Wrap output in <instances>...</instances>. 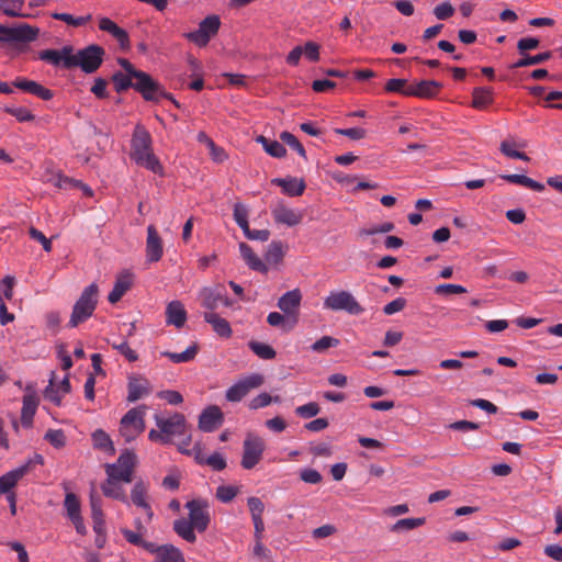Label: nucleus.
<instances>
[{
  "instance_id": "1",
  "label": "nucleus",
  "mask_w": 562,
  "mask_h": 562,
  "mask_svg": "<svg viewBox=\"0 0 562 562\" xmlns=\"http://www.w3.org/2000/svg\"><path fill=\"white\" fill-rule=\"evenodd\" d=\"M131 158L137 165L154 173H161L162 166L151 149V136L144 127L136 126L131 140Z\"/></svg>"
},
{
  "instance_id": "2",
  "label": "nucleus",
  "mask_w": 562,
  "mask_h": 562,
  "mask_svg": "<svg viewBox=\"0 0 562 562\" xmlns=\"http://www.w3.org/2000/svg\"><path fill=\"white\" fill-rule=\"evenodd\" d=\"M98 293L99 289L95 283L83 289L72 307L68 327L75 328L92 316L98 304Z\"/></svg>"
},
{
  "instance_id": "3",
  "label": "nucleus",
  "mask_w": 562,
  "mask_h": 562,
  "mask_svg": "<svg viewBox=\"0 0 562 562\" xmlns=\"http://www.w3.org/2000/svg\"><path fill=\"white\" fill-rule=\"evenodd\" d=\"M134 80L135 91L138 92L145 101L158 103L161 99H166L171 101L178 109L181 106L173 95L167 92L164 86L148 72L142 71Z\"/></svg>"
},
{
  "instance_id": "4",
  "label": "nucleus",
  "mask_w": 562,
  "mask_h": 562,
  "mask_svg": "<svg viewBox=\"0 0 562 562\" xmlns=\"http://www.w3.org/2000/svg\"><path fill=\"white\" fill-rule=\"evenodd\" d=\"M105 49L98 44H90L72 54L70 65L79 67L85 74L95 72L102 65Z\"/></svg>"
},
{
  "instance_id": "5",
  "label": "nucleus",
  "mask_w": 562,
  "mask_h": 562,
  "mask_svg": "<svg viewBox=\"0 0 562 562\" xmlns=\"http://www.w3.org/2000/svg\"><path fill=\"white\" fill-rule=\"evenodd\" d=\"M324 307L330 311H344L350 315H360L364 308L348 291H333L324 300Z\"/></svg>"
},
{
  "instance_id": "6",
  "label": "nucleus",
  "mask_w": 562,
  "mask_h": 562,
  "mask_svg": "<svg viewBox=\"0 0 562 562\" xmlns=\"http://www.w3.org/2000/svg\"><path fill=\"white\" fill-rule=\"evenodd\" d=\"M145 405L134 407L122 417L120 432L127 442L134 440L145 430Z\"/></svg>"
},
{
  "instance_id": "7",
  "label": "nucleus",
  "mask_w": 562,
  "mask_h": 562,
  "mask_svg": "<svg viewBox=\"0 0 562 562\" xmlns=\"http://www.w3.org/2000/svg\"><path fill=\"white\" fill-rule=\"evenodd\" d=\"M221 27V20L218 15H207L199 23L198 30L184 33L183 36L194 43L199 47H204L214 37Z\"/></svg>"
},
{
  "instance_id": "8",
  "label": "nucleus",
  "mask_w": 562,
  "mask_h": 562,
  "mask_svg": "<svg viewBox=\"0 0 562 562\" xmlns=\"http://www.w3.org/2000/svg\"><path fill=\"white\" fill-rule=\"evenodd\" d=\"M40 30L26 23L16 26L0 24V43H30L37 38Z\"/></svg>"
},
{
  "instance_id": "9",
  "label": "nucleus",
  "mask_w": 562,
  "mask_h": 562,
  "mask_svg": "<svg viewBox=\"0 0 562 562\" xmlns=\"http://www.w3.org/2000/svg\"><path fill=\"white\" fill-rule=\"evenodd\" d=\"M186 508L189 510L188 520L199 532H204L211 522L209 502L203 498H193L187 502Z\"/></svg>"
},
{
  "instance_id": "10",
  "label": "nucleus",
  "mask_w": 562,
  "mask_h": 562,
  "mask_svg": "<svg viewBox=\"0 0 562 562\" xmlns=\"http://www.w3.org/2000/svg\"><path fill=\"white\" fill-rule=\"evenodd\" d=\"M265 382V379L259 373H252L226 390L225 398L228 402H240L252 389L259 387Z\"/></svg>"
},
{
  "instance_id": "11",
  "label": "nucleus",
  "mask_w": 562,
  "mask_h": 562,
  "mask_svg": "<svg viewBox=\"0 0 562 562\" xmlns=\"http://www.w3.org/2000/svg\"><path fill=\"white\" fill-rule=\"evenodd\" d=\"M265 442L260 437H247L243 445L241 467L246 470L255 468L262 458Z\"/></svg>"
},
{
  "instance_id": "12",
  "label": "nucleus",
  "mask_w": 562,
  "mask_h": 562,
  "mask_svg": "<svg viewBox=\"0 0 562 562\" xmlns=\"http://www.w3.org/2000/svg\"><path fill=\"white\" fill-rule=\"evenodd\" d=\"M74 47L71 45H65L61 49H44L38 53V58L46 61L55 67H64L65 69H71L70 59H72Z\"/></svg>"
},
{
  "instance_id": "13",
  "label": "nucleus",
  "mask_w": 562,
  "mask_h": 562,
  "mask_svg": "<svg viewBox=\"0 0 562 562\" xmlns=\"http://www.w3.org/2000/svg\"><path fill=\"white\" fill-rule=\"evenodd\" d=\"M157 427L164 432L167 438L171 436H182L186 434L187 420L183 414L175 413L169 418H164L155 415Z\"/></svg>"
},
{
  "instance_id": "14",
  "label": "nucleus",
  "mask_w": 562,
  "mask_h": 562,
  "mask_svg": "<svg viewBox=\"0 0 562 562\" xmlns=\"http://www.w3.org/2000/svg\"><path fill=\"white\" fill-rule=\"evenodd\" d=\"M302 302V293L300 289H293L285 292L278 300V307L291 319L299 323L300 306Z\"/></svg>"
},
{
  "instance_id": "15",
  "label": "nucleus",
  "mask_w": 562,
  "mask_h": 562,
  "mask_svg": "<svg viewBox=\"0 0 562 562\" xmlns=\"http://www.w3.org/2000/svg\"><path fill=\"white\" fill-rule=\"evenodd\" d=\"M153 391L148 379L140 374H131L127 382V402L134 403L148 396Z\"/></svg>"
},
{
  "instance_id": "16",
  "label": "nucleus",
  "mask_w": 562,
  "mask_h": 562,
  "mask_svg": "<svg viewBox=\"0 0 562 562\" xmlns=\"http://www.w3.org/2000/svg\"><path fill=\"white\" fill-rule=\"evenodd\" d=\"M224 423V414L217 405H210L199 416V429L213 432Z\"/></svg>"
},
{
  "instance_id": "17",
  "label": "nucleus",
  "mask_w": 562,
  "mask_h": 562,
  "mask_svg": "<svg viewBox=\"0 0 562 562\" xmlns=\"http://www.w3.org/2000/svg\"><path fill=\"white\" fill-rule=\"evenodd\" d=\"M147 547V552L155 555L154 562H186L182 551L171 543L158 546L153 542Z\"/></svg>"
},
{
  "instance_id": "18",
  "label": "nucleus",
  "mask_w": 562,
  "mask_h": 562,
  "mask_svg": "<svg viewBox=\"0 0 562 562\" xmlns=\"http://www.w3.org/2000/svg\"><path fill=\"white\" fill-rule=\"evenodd\" d=\"M442 88V83L436 80H420L414 85H409L406 97H416L422 99L435 98L439 90Z\"/></svg>"
},
{
  "instance_id": "19",
  "label": "nucleus",
  "mask_w": 562,
  "mask_h": 562,
  "mask_svg": "<svg viewBox=\"0 0 562 562\" xmlns=\"http://www.w3.org/2000/svg\"><path fill=\"white\" fill-rule=\"evenodd\" d=\"M164 254L162 240L154 225L147 227L146 258L148 262H157Z\"/></svg>"
},
{
  "instance_id": "20",
  "label": "nucleus",
  "mask_w": 562,
  "mask_h": 562,
  "mask_svg": "<svg viewBox=\"0 0 562 562\" xmlns=\"http://www.w3.org/2000/svg\"><path fill=\"white\" fill-rule=\"evenodd\" d=\"M99 29L103 32L111 34L119 43L123 50H127L131 47L128 33L120 27L114 21L109 18H100Z\"/></svg>"
},
{
  "instance_id": "21",
  "label": "nucleus",
  "mask_w": 562,
  "mask_h": 562,
  "mask_svg": "<svg viewBox=\"0 0 562 562\" xmlns=\"http://www.w3.org/2000/svg\"><path fill=\"white\" fill-rule=\"evenodd\" d=\"M27 393L23 396V406L21 411V424L25 428H30L33 425V418L36 413L40 398L31 387L27 386Z\"/></svg>"
},
{
  "instance_id": "22",
  "label": "nucleus",
  "mask_w": 562,
  "mask_h": 562,
  "mask_svg": "<svg viewBox=\"0 0 562 562\" xmlns=\"http://www.w3.org/2000/svg\"><path fill=\"white\" fill-rule=\"evenodd\" d=\"M271 183L282 189V192L289 196H301L306 188L304 179L295 177L274 178Z\"/></svg>"
},
{
  "instance_id": "23",
  "label": "nucleus",
  "mask_w": 562,
  "mask_h": 562,
  "mask_svg": "<svg viewBox=\"0 0 562 562\" xmlns=\"http://www.w3.org/2000/svg\"><path fill=\"white\" fill-rule=\"evenodd\" d=\"M225 288L221 284L215 286H205L200 291L201 305L206 310L213 312L218 307L221 299H223V291Z\"/></svg>"
},
{
  "instance_id": "24",
  "label": "nucleus",
  "mask_w": 562,
  "mask_h": 562,
  "mask_svg": "<svg viewBox=\"0 0 562 562\" xmlns=\"http://www.w3.org/2000/svg\"><path fill=\"white\" fill-rule=\"evenodd\" d=\"M133 284V274L125 271L117 276L108 300L111 304L117 303Z\"/></svg>"
},
{
  "instance_id": "25",
  "label": "nucleus",
  "mask_w": 562,
  "mask_h": 562,
  "mask_svg": "<svg viewBox=\"0 0 562 562\" xmlns=\"http://www.w3.org/2000/svg\"><path fill=\"white\" fill-rule=\"evenodd\" d=\"M187 321V311L180 301H171L166 307V322L177 328H182Z\"/></svg>"
},
{
  "instance_id": "26",
  "label": "nucleus",
  "mask_w": 562,
  "mask_h": 562,
  "mask_svg": "<svg viewBox=\"0 0 562 562\" xmlns=\"http://www.w3.org/2000/svg\"><path fill=\"white\" fill-rule=\"evenodd\" d=\"M148 487L144 481H137L131 492V499L133 504L137 507L143 508L146 512L148 520H150L154 516L150 505L146 501Z\"/></svg>"
},
{
  "instance_id": "27",
  "label": "nucleus",
  "mask_w": 562,
  "mask_h": 562,
  "mask_svg": "<svg viewBox=\"0 0 562 562\" xmlns=\"http://www.w3.org/2000/svg\"><path fill=\"white\" fill-rule=\"evenodd\" d=\"M27 474V465H20L0 476V495L9 494L18 482Z\"/></svg>"
},
{
  "instance_id": "28",
  "label": "nucleus",
  "mask_w": 562,
  "mask_h": 562,
  "mask_svg": "<svg viewBox=\"0 0 562 562\" xmlns=\"http://www.w3.org/2000/svg\"><path fill=\"white\" fill-rule=\"evenodd\" d=\"M272 216L276 223L285 224L288 226H295L302 221V215L294 210L286 207L284 204H279L272 210Z\"/></svg>"
},
{
  "instance_id": "29",
  "label": "nucleus",
  "mask_w": 562,
  "mask_h": 562,
  "mask_svg": "<svg viewBox=\"0 0 562 562\" xmlns=\"http://www.w3.org/2000/svg\"><path fill=\"white\" fill-rule=\"evenodd\" d=\"M204 321L210 324L213 330L222 338H231L233 335L229 323L213 312H206L203 315Z\"/></svg>"
},
{
  "instance_id": "30",
  "label": "nucleus",
  "mask_w": 562,
  "mask_h": 562,
  "mask_svg": "<svg viewBox=\"0 0 562 562\" xmlns=\"http://www.w3.org/2000/svg\"><path fill=\"white\" fill-rule=\"evenodd\" d=\"M239 251L241 258L245 260L249 269L261 273L268 272L266 263L252 251L251 247L246 243L239 244Z\"/></svg>"
},
{
  "instance_id": "31",
  "label": "nucleus",
  "mask_w": 562,
  "mask_h": 562,
  "mask_svg": "<svg viewBox=\"0 0 562 562\" xmlns=\"http://www.w3.org/2000/svg\"><path fill=\"white\" fill-rule=\"evenodd\" d=\"M194 530H196V528L187 518L182 517L173 521V531L189 543L196 541Z\"/></svg>"
},
{
  "instance_id": "32",
  "label": "nucleus",
  "mask_w": 562,
  "mask_h": 562,
  "mask_svg": "<svg viewBox=\"0 0 562 562\" xmlns=\"http://www.w3.org/2000/svg\"><path fill=\"white\" fill-rule=\"evenodd\" d=\"M493 103V90L488 87H477L472 92V103L474 109L482 110Z\"/></svg>"
},
{
  "instance_id": "33",
  "label": "nucleus",
  "mask_w": 562,
  "mask_h": 562,
  "mask_svg": "<svg viewBox=\"0 0 562 562\" xmlns=\"http://www.w3.org/2000/svg\"><path fill=\"white\" fill-rule=\"evenodd\" d=\"M499 177L509 183L524 186V187H526L530 190H533L536 192H542L544 190V184H542L541 182H538L525 175L510 173V175H501Z\"/></svg>"
},
{
  "instance_id": "34",
  "label": "nucleus",
  "mask_w": 562,
  "mask_h": 562,
  "mask_svg": "<svg viewBox=\"0 0 562 562\" xmlns=\"http://www.w3.org/2000/svg\"><path fill=\"white\" fill-rule=\"evenodd\" d=\"M136 463V454L133 451L124 450L115 464L124 469L123 482H132L133 470Z\"/></svg>"
},
{
  "instance_id": "35",
  "label": "nucleus",
  "mask_w": 562,
  "mask_h": 562,
  "mask_svg": "<svg viewBox=\"0 0 562 562\" xmlns=\"http://www.w3.org/2000/svg\"><path fill=\"white\" fill-rule=\"evenodd\" d=\"M257 143L261 144L265 151L274 158H283L286 155L285 147L278 140L269 139L263 135L256 138Z\"/></svg>"
},
{
  "instance_id": "36",
  "label": "nucleus",
  "mask_w": 562,
  "mask_h": 562,
  "mask_svg": "<svg viewBox=\"0 0 562 562\" xmlns=\"http://www.w3.org/2000/svg\"><path fill=\"white\" fill-rule=\"evenodd\" d=\"M90 506H91V518L93 522V531L101 530L105 528L104 515L102 510L101 498L91 494L90 496Z\"/></svg>"
},
{
  "instance_id": "37",
  "label": "nucleus",
  "mask_w": 562,
  "mask_h": 562,
  "mask_svg": "<svg viewBox=\"0 0 562 562\" xmlns=\"http://www.w3.org/2000/svg\"><path fill=\"white\" fill-rule=\"evenodd\" d=\"M267 323L272 327H280L283 331H291L297 324L284 313L271 312L268 314Z\"/></svg>"
},
{
  "instance_id": "38",
  "label": "nucleus",
  "mask_w": 562,
  "mask_h": 562,
  "mask_svg": "<svg viewBox=\"0 0 562 562\" xmlns=\"http://www.w3.org/2000/svg\"><path fill=\"white\" fill-rule=\"evenodd\" d=\"M522 57L509 66L510 69L522 68L542 64L551 58V52H543L537 55H521Z\"/></svg>"
},
{
  "instance_id": "39",
  "label": "nucleus",
  "mask_w": 562,
  "mask_h": 562,
  "mask_svg": "<svg viewBox=\"0 0 562 562\" xmlns=\"http://www.w3.org/2000/svg\"><path fill=\"white\" fill-rule=\"evenodd\" d=\"M92 443L95 449L106 451L110 454H114L115 449L113 441L110 436L102 429H97L91 435Z\"/></svg>"
},
{
  "instance_id": "40",
  "label": "nucleus",
  "mask_w": 562,
  "mask_h": 562,
  "mask_svg": "<svg viewBox=\"0 0 562 562\" xmlns=\"http://www.w3.org/2000/svg\"><path fill=\"white\" fill-rule=\"evenodd\" d=\"M199 347L196 344L189 346L183 352L162 351L161 356L168 358L175 363L192 361L198 355Z\"/></svg>"
},
{
  "instance_id": "41",
  "label": "nucleus",
  "mask_w": 562,
  "mask_h": 562,
  "mask_svg": "<svg viewBox=\"0 0 562 562\" xmlns=\"http://www.w3.org/2000/svg\"><path fill=\"white\" fill-rule=\"evenodd\" d=\"M284 245L281 240H272L265 254V260L271 265H279L284 257Z\"/></svg>"
},
{
  "instance_id": "42",
  "label": "nucleus",
  "mask_w": 562,
  "mask_h": 562,
  "mask_svg": "<svg viewBox=\"0 0 562 562\" xmlns=\"http://www.w3.org/2000/svg\"><path fill=\"white\" fill-rule=\"evenodd\" d=\"M111 80L117 93L125 92L130 88H133L135 90V80L134 77L131 75H125L122 71H115L112 75Z\"/></svg>"
},
{
  "instance_id": "43",
  "label": "nucleus",
  "mask_w": 562,
  "mask_h": 562,
  "mask_svg": "<svg viewBox=\"0 0 562 562\" xmlns=\"http://www.w3.org/2000/svg\"><path fill=\"white\" fill-rule=\"evenodd\" d=\"M101 488L106 497L121 501L125 504L128 503L127 496L125 495L122 486H120L115 481L106 480V482L102 485Z\"/></svg>"
},
{
  "instance_id": "44",
  "label": "nucleus",
  "mask_w": 562,
  "mask_h": 562,
  "mask_svg": "<svg viewBox=\"0 0 562 562\" xmlns=\"http://www.w3.org/2000/svg\"><path fill=\"white\" fill-rule=\"evenodd\" d=\"M249 349L259 358L265 360L274 359L277 356L276 350L268 344L250 340L248 342Z\"/></svg>"
},
{
  "instance_id": "45",
  "label": "nucleus",
  "mask_w": 562,
  "mask_h": 562,
  "mask_svg": "<svg viewBox=\"0 0 562 562\" xmlns=\"http://www.w3.org/2000/svg\"><path fill=\"white\" fill-rule=\"evenodd\" d=\"M2 8H0V11H2L5 15L11 18H25L30 16L29 14H23L21 12L24 0H1Z\"/></svg>"
},
{
  "instance_id": "46",
  "label": "nucleus",
  "mask_w": 562,
  "mask_h": 562,
  "mask_svg": "<svg viewBox=\"0 0 562 562\" xmlns=\"http://www.w3.org/2000/svg\"><path fill=\"white\" fill-rule=\"evenodd\" d=\"M64 507L66 509V516L68 517V519L81 515L80 499L72 492L66 493L64 499Z\"/></svg>"
},
{
  "instance_id": "47",
  "label": "nucleus",
  "mask_w": 562,
  "mask_h": 562,
  "mask_svg": "<svg viewBox=\"0 0 562 562\" xmlns=\"http://www.w3.org/2000/svg\"><path fill=\"white\" fill-rule=\"evenodd\" d=\"M50 16L53 19H55V20L63 21V22L67 23L68 25H71V26H75V27H79V26L85 25L92 18L91 14H88V15H85V16L75 18V16H72L69 13H58V12L52 13Z\"/></svg>"
},
{
  "instance_id": "48",
  "label": "nucleus",
  "mask_w": 562,
  "mask_h": 562,
  "mask_svg": "<svg viewBox=\"0 0 562 562\" xmlns=\"http://www.w3.org/2000/svg\"><path fill=\"white\" fill-rule=\"evenodd\" d=\"M339 339L331 336H323L317 339L312 346L311 350L318 353L326 352L329 348H335L339 346Z\"/></svg>"
},
{
  "instance_id": "49",
  "label": "nucleus",
  "mask_w": 562,
  "mask_h": 562,
  "mask_svg": "<svg viewBox=\"0 0 562 562\" xmlns=\"http://www.w3.org/2000/svg\"><path fill=\"white\" fill-rule=\"evenodd\" d=\"M409 85L406 79L392 78L385 82L384 90L389 93H400L406 97Z\"/></svg>"
},
{
  "instance_id": "50",
  "label": "nucleus",
  "mask_w": 562,
  "mask_h": 562,
  "mask_svg": "<svg viewBox=\"0 0 562 562\" xmlns=\"http://www.w3.org/2000/svg\"><path fill=\"white\" fill-rule=\"evenodd\" d=\"M425 524V518H403L397 520L392 527L391 531L413 530Z\"/></svg>"
},
{
  "instance_id": "51",
  "label": "nucleus",
  "mask_w": 562,
  "mask_h": 562,
  "mask_svg": "<svg viewBox=\"0 0 562 562\" xmlns=\"http://www.w3.org/2000/svg\"><path fill=\"white\" fill-rule=\"evenodd\" d=\"M280 139L295 150L301 157L306 159V150L300 140L292 133L284 131L280 134Z\"/></svg>"
},
{
  "instance_id": "52",
  "label": "nucleus",
  "mask_w": 562,
  "mask_h": 562,
  "mask_svg": "<svg viewBox=\"0 0 562 562\" xmlns=\"http://www.w3.org/2000/svg\"><path fill=\"white\" fill-rule=\"evenodd\" d=\"M121 532L128 543L136 546V547H140L145 551H147V548H148L147 546L153 544V542L144 540L140 533L130 530L127 528H122Z\"/></svg>"
},
{
  "instance_id": "53",
  "label": "nucleus",
  "mask_w": 562,
  "mask_h": 562,
  "mask_svg": "<svg viewBox=\"0 0 562 562\" xmlns=\"http://www.w3.org/2000/svg\"><path fill=\"white\" fill-rule=\"evenodd\" d=\"M272 402H276V403L280 402V396H278V395L271 396L270 394L263 392V393H260L259 395H257L256 397H254L249 402V408L252 411H256V409H259V408L270 405Z\"/></svg>"
},
{
  "instance_id": "54",
  "label": "nucleus",
  "mask_w": 562,
  "mask_h": 562,
  "mask_svg": "<svg viewBox=\"0 0 562 562\" xmlns=\"http://www.w3.org/2000/svg\"><path fill=\"white\" fill-rule=\"evenodd\" d=\"M44 439L57 449L64 448L66 445V436L61 429H48Z\"/></svg>"
},
{
  "instance_id": "55",
  "label": "nucleus",
  "mask_w": 562,
  "mask_h": 562,
  "mask_svg": "<svg viewBox=\"0 0 562 562\" xmlns=\"http://www.w3.org/2000/svg\"><path fill=\"white\" fill-rule=\"evenodd\" d=\"M26 92L45 101H48L54 97V93L50 89L33 80L30 82Z\"/></svg>"
},
{
  "instance_id": "56",
  "label": "nucleus",
  "mask_w": 562,
  "mask_h": 562,
  "mask_svg": "<svg viewBox=\"0 0 562 562\" xmlns=\"http://www.w3.org/2000/svg\"><path fill=\"white\" fill-rule=\"evenodd\" d=\"M238 494V487L233 485H220L216 490V498L222 503L232 502Z\"/></svg>"
},
{
  "instance_id": "57",
  "label": "nucleus",
  "mask_w": 562,
  "mask_h": 562,
  "mask_svg": "<svg viewBox=\"0 0 562 562\" xmlns=\"http://www.w3.org/2000/svg\"><path fill=\"white\" fill-rule=\"evenodd\" d=\"M321 411L319 405L316 402H310L307 404L297 406L295 414L302 418H312L316 416Z\"/></svg>"
},
{
  "instance_id": "58",
  "label": "nucleus",
  "mask_w": 562,
  "mask_h": 562,
  "mask_svg": "<svg viewBox=\"0 0 562 562\" xmlns=\"http://www.w3.org/2000/svg\"><path fill=\"white\" fill-rule=\"evenodd\" d=\"M247 506L252 518H262V514L265 512V504L263 502L256 496H250L247 499Z\"/></svg>"
},
{
  "instance_id": "59",
  "label": "nucleus",
  "mask_w": 562,
  "mask_h": 562,
  "mask_svg": "<svg viewBox=\"0 0 562 562\" xmlns=\"http://www.w3.org/2000/svg\"><path fill=\"white\" fill-rule=\"evenodd\" d=\"M4 111L13 115L19 122H31L35 119L34 114L31 113L26 108H4Z\"/></svg>"
},
{
  "instance_id": "60",
  "label": "nucleus",
  "mask_w": 562,
  "mask_h": 562,
  "mask_svg": "<svg viewBox=\"0 0 562 562\" xmlns=\"http://www.w3.org/2000/svg\"><path fill=\"white\" fill-rule=\"evenodd\" d=\"M106 87H108V81L102 77H98L94 79V83L91 87L90 91H91V93H93L95 95V98L103 100V99L109 98V92L106 90Z\"/></svg>"
},
{
  "instance_id": "61",
  "label": "nucleus",
  "mask_w": 562,
  "mask_h": 562,
  "mask_svg": "<svg viewBox=\"0 0 562 562\" xmlns=\"http://www.w3.org/2000/svg\"><path fill=\"white\" fill-rule=\"evenodd\" d=\"M112 347L124 356L127 361L135 362L138 360L137 352L128 346L127 341L124 340L120 344H112Z\"/></svg>"
},
{
  "instance_id": "62",
  "label": "nucleus",
  "mask_w": 562,
  "mask_h": 562,
  "mask_svg": "<svg viewBox=\"0 0 562 562\" xmlns=\"http://www.w3.org/2000/svg\"><path fill=\"white\" fill-rule=\"evenodd\" d=\"M540 45V40L537 37H524L517 43V49L520 55H525L528 50L536 49Z\"/></svg>"
},
{
  "instance_id": "63",
  "label": "nucleus",
  "mask_w": 562,
  "mask_h": 562,
  "mask_svg": "<svg viewBox=\"0 0 562 562\" xmlns=\"http://www.w3.org/2000/svg\"><path fill=\"white\" fill-rule=\"evenodd\" d=\"M205 464L211 467L214 471H222L227 465L225 458L220 452H214L209 456L205 459Z\"/></svg>"
},
{
  "instance_id": "64",
  "label": "nucleus",
  "mask_w": 562,
  "mask_h": 562,
  "mask_svg": "<svg viewBox=\"0 0 562 562\" xmlns=\"http://www.w3.org/2000/svg\"><path fill=\"white\" fill-rule=\"evenodd\" d=\"M434 14L438 20H448L454 14V8L450 2H442L435 7Z\"/></svg>"
}]
</instances>
